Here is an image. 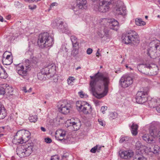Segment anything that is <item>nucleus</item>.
<instances>
[{
    "label": "nucleus",
    "instance_id": "nucleus-11",
    "mask_svg": "<svg viewBox=\"0 0 160 160\" xmlns=\"http://www.w3.org/2000/svg\"><path fill=\"white\" fill-rule=\"evenodd\" d=\"M98 22L102 26V29L100 32L98 33L99 36L101 38H102L104 36L108 37V32L107 30L104 28L105 26L108 23V19L106 18H103L100 19Z\"/></svg>",
    "mask_w": 160,
    "mask_h": 160
},
{
    "label": "nucleus",
    "instance_id": "nucleus-3",
    "mask_svg": "<svg viewBox=\"0 0 160 160\" xmlns=\"http://www.w3.org/2000/svg\"><path fill=\"white\" fill-rule=\"evenodd\" d=\"M122 42L126 44L132 43L133 44L138 43L139 41L138 33L135 31L130 30L122 35Z\"/></svg>",
    "mask_w": 160,
    "mask_h": 160
},
{
    "label": "nucleus",
    "instance_id": "nucleus-26",
    "mask_svg": "<svg viewBox=\"0 0 160 160\" xmlns=\"http://www.w3.org/2000/svg\"><path fill=\"white\" fill-rule=\"evenodd\" d=\"M108 23H109V25L111 29L117 30V29L113 28L117 26L118 25V22L117 21L113 18L108 19Z\"/></svg>",
    "mask_w": 160,
    "mask_h": 160
},
{
    "label": "nucleus",
    "instance_id": "nucleus-6",
    "mask_svg": "<svg viewBox=\"0 0 160 160\" xmlns=\"http://www.w3.org/2000/svg\"><path fill=\"white\" fill-rule=\"evenodd\" d=\"M25 63L27 64L25 66L22 64H19L16 66L17 72L24 78H25L28 75V72L31 69L29 60L28 59L25 60Z\"/></svg>",
    "mask_w": 160,
    "mask_h": 160
},
{
    "label": "nucleus",
    "instance_id": "nucleus-47",
    "mask_svg": "<svg viewBox=\"0 0 160 160\" xmlns=\"http://www.w3.org/2000/svg\"><path fill=\"white\" fill-rule=\"evenodd\" d=\"M107 107L106 106H103L101 107L100 110L103 114L105 113V111L107 110Z\"/></svg>",
    "mask_w": 160,
    "mask_h": 160
},
{
    "label": "nucleus",
    "instance_id": "nucleus-60",
    "mask_svg": "<svg viewBox=\"0 0 160 160\" xmlns=\"http://www.w3.org/2000/svg\"><path fill=\"white\" fill-rule=\"evenodd\" d=\"M22 91L25 92H28V91L27 90L26 87H23V88Z\"/></svg>",
    "mask_w": 160,
    "mask_h": 160
},
{
    "label": "nucleus",
    "instance_id": "nucleus-7",
    "mask_svg": "<svg viewBox=\"0 0 160 160\" xmlns=\"http://www.w3.org/2000/svg\"><path fill=\"white\" fill-rule=\"evenodd\" d=\"M77 108L79 111L85 114L90 113L92 111V107L88 102L82 101H78L76 102Z\"/></svg>",
    "mask_w": 160,
    "mask_h": 160
},
{
    "label": "nucleus",
    "instance_id": "nucleus-19",
    "mask_svg": "<svg viewBox=\"0 0 160 160\" xmlns=\"http://www.w3.org/2000/svg\"><path fill=\"white\" fill-rule=\"evenodd\" d=\"M149 106L151 108H154L160 105V98H152L148 101Z\"/></svg>",
    "mask_w": 160,
    "mask_h": 160
},
{
    "label": "nucleus",
    "instance_id": "nucleus-38",
    "mask_svg": "<svg viewBox=\"0 0 160 160\" xmlns=\"http://www.w3.org/2000/svg\"><path fill=\"white\" fill-rule=\"evenodd\" d=\"M38 119L37 116L36 115H30L29 118V119L30 122H35L37 121Z\"/></svg>",
    "mask_w": 160,
    "mask_h": 160
},
{
    "label": "nucleus",
    "instance_id": "nucleus-24",
    "mask_svg": "<svg viewBox=\"0 0 160 160\" xmlns=\"http://www.w3.org/2000/svg\"><path fill=\"white\" fill-rule=\"evenodd\" d=\"M116 13L118 15H125L126 14V7L124 6L118 7L116 10Z\"/></svg>",
    "mask_w": 160,
    "mask_h": 160
},
{
    "label": "nucleus",
    "instance_id": "nucleus-20",
    "mask_svg": "<svg viewBox=\"0 0 160 160\" xmlns=\"http://www.w3.org/2000/svg\"><path fill=\"white\" fill-rule=\"evenodd\" d=\"M119 154L121 158L127 159L132 157L134 155V153L132 150H128L119 152Z\"/></svg>",
    "mask_w": 160,
    "mask_h": 160
},
{
    "label": "nucleus",
    "instance_id": "nucleus-13",
    "mask_svg": "<svg viewBox=\"0 0 160 160\" xmlns=\"http://www.w3.org/2000/svg\"><path fill=\"white\" fill-rule=\"evenodd\" d=\"M67 123L68 126L72 127L75 131L79 130L81 125L80 121L77 118L74 119L72 118L68 120L67 121Z\"/></svg>",
    "mask_w": 160,
    "mask_h": 160
},
{
    "label": "nucleus",
    "instance_id": "nucleus-53",
    "mask_svg": "<svg viewBox=\"0 0 160 160\" xmlns=\"http://www.w3.org/2000/svg\"><path fill=\"white\" fill-rule=\"evenodd\" d=\"M51 160H59V158L57 156H54L52 157Z\"/></svg>",
    "mask_w": 160,
    "mask_h": 160
},
{
    "label": "nucleus",
    "instance_id": "nucleus-61",
    "mask_svg": "<svg viewBox=\"0 0 160 160\" xmlns=\"http://www.w3.org/2000/svg\"><path fill=\"white\" fill-rule=\"evenodd\" d=\"M101 147L97 146V151L98 152H99L100 150H101Z\"/></svg>",
    "mask_w": 160,
    "mask_h": 160
},
{
    "label": "nucleus",
    "instance_id": "nucleus-46",
    "mask_svg": "<svg viewBox=\"0 0 160 160\" xmlns=\"http://www.w3.org/2000/svg\"><path fill=\"white\" fill-rule=\"evenodd\" d=\"M98 122L99 124L102 126H104L106 125L105 122L101 119H98Z\"/></svg>",
    "mask_w": 160,
    "mask_h": 160
},
{
    "label": "nucleus",
    "instance_id": "nucleus-10",
    "mask_svg": "<svg viewBox=\"0 0 160 160\" xmlns=\"http://www.w3.org/2000/svg\"><path fill=\"white\" fill-rule=\"evenodd\" d=\"M58 107L60 112L63 114H66L70 112L71 105L67 101L64 100L59 102Z\"/></svg>",
    "mask_w": 160,
    "mask_h": 160
},
{
    "label": "nucleus",
    "instance_id": "nucleus-59",
    "mask_svg": "<svg viewBox=\"0 0 160 160\" xmlns=\"http://www.w3.org/2000/svg\"><path fill=\"white\" fill-rule=\"evenodd\" d=\"M4 107L3 105L0 102V110L4 108Z\"/></svg>",
    "mask_w": 160,
    "mask_h": 160
},
{
    "label": "nucleus",
    "instance_id": "nucleus-28",
    "mask_svg": "<svg viewBox=\"0 0 160 160\" xmlns=\"http://www.w3.org/2000/svg\"><path fill=\"white\" fill-rule=\"evenodd\" d=\"M32 146H26L24 147V152L25 156L27 157L30 155L32 152Z\"/></svg>",
    "mask_w": 160,
    "mask_h": 160
},
{
    "label": "nucleus",
    "instance_id": "nucleus-22",
    "mask_svg": "<svg viewBox=\"0 0 160 160\" xmlns=\"http://www.w3.org/2000/svg\"><path fill=\"white\" fill-rule=\"evenodd\" d=\"M6 53V52L3 54L2 61L3 64L9 65L12 62V56L11 55H8L6 58L4 57Z\"/></svg>",
    "mask_w": 160,
    "mask_h": 160
},
{
    "label": "nucleus",
    "instance_id": "nucleus-42",
    "mask_svg": "<svg viewBox=\"0 0 160 160\" xmlns=\"http://www.w3.org/2000/svg\"><path fill=\"white\" fill-rule=\"evenodd\" d=\"M129 138L128 137H121L120 140H119V142L122 143L124 141H128L129 140Z\"/></svg>",
    "mask_w": 160,
    "mask_h": 160
},
{
    "label": "nucleus",
    "instance_id": "nucleus-62",
    "mask_svg": "<svg viewBox=\"0 0 160 160\" xmlns=\"http://www.w3.org/2000/svg\"><path fill=\"white\" fill-rule=\"evenodd\" d=\"M0 21L3 22V18L2 16H0Z\"/></svg>",
    "mask_w": 160,
    "mask_h": 160
},
{
    "label": "nucleus",
    "instance_id": "nucleus-8",
    "mask_svg": "<svg viewBox=\"0 0 160 160\" xmlns=\"http://www.w3.org/2000/svg\"><path fill=\"white\" fill-rule=\"evenodd\" d=\"M51 25L53 28L57 27L62 32L67 33L68 32V29L67 25L64 23L61 20L56 19L51 23Z\"/></svg>",
    "mask_w": 160,
    "mask_h": 160
},
{
    "label": "nucleus",
    "instance_id": "nucleus-52",
    "mask_svg": "<svg viewBox=\"0 0 160 160\" xmlns=\"http://www.w3.org/2000/svg\"><path fill=\"white\" fill-rule=\"evenodd\" d=\"M45 142L47 143H50L52 142L51 139L48 138H46L45 139Z\"/></svg>",
    "mask_w": 160,
    "mask_h": 160
},
{
    "label": "nucleus",
    "instance_id": "nucleus-1",
    "mask_svg": "<svg viewBox=\"0 0 160 160\" xmlns=\"http://www.w3.org/2000/svg\"><path fill=\"white\" fill-rule=\"evenodd\" d=\"M89 90L93 96L100 99L106 96L108 92L110 78L108 75L98 72L90 76Z\"/></svg>",
    "mask_w": 160,
    "mask_h": 160
},
{
    "label": "nucleus",
    "instance_id": "nucleus-25",
    "mask_svg": "<svg viewBox=\"0 0 160 160\" xmlns=\"http://www.w3.org/2000/svg\"><path fill=\"white\" fill-rule=\"evenodd\" d=\"M24 146H20L17 148L16 150L17 154L20 157H25V155L24 150Z\"/></svg>",
    "mask_w": 160,
    "mask_h": 160
},
{
    "label": "nucleus",
    "instance_id": "nucleus-5",
    "mask_svg": "<svg viewBox=\"0 0 160 160\" xmlns=\"http://www.w3.org/2000/svg\"><path fill=\"white\" fill-rule=\"evenodd\" d=\"M30 133L28 131L21 130L17 132L12 140V142L16 144H22L26 142V141L23 138L25 137L28 138Z\"/></svg>",
    "mask_w": 160,
    "mask_h": 160
},
{
    "label": "nucleus",
    "instance_id": "nucleus-12",
    "mask_svg": "<svg viewBox=\"0 0 160 160\" xmlns=\"http://www.w3.org/2000/svg\"><path fill=\"white\" fill-rule=\"evenodd\" d=\"M133 80L132 78L129 76H125L122 77L120 81V85L124 88L128 87L132 83Z\"/></svg>",
    "mask_w": 160,
    "mask_h": 160
},
{
    "label": "nucleus",
    "instance_id": "nucleus-27",
    "mask_svg": "<svg viewBox=\"0 0 160 160\" xmlns=\"http://www.w3.org/2000/svg\"><path fill=\"white\" fill-rule=\"evenodd\" d=\"M142 137L143 140L148 143H154L155 142L153 138L150 137L148 134H145L142 136Z\"/></svg>",
    "mask_w": 160,
    "mask_h": 160
},
{
    "label": "nucleus",
    "instance_id": "nucleus-37",
    "mask_svg": "<svg viewBox=\"0 0 160 160\" xmlns=\"http://www.w3.org/2000/svg\"><path fill=\"white\" fill-rule=\"evenodd\" d=\"M136 25L138 26H144L145 25V22L141 19L137 18L135 20Z\"/></svg>",
    "mask_w": 160,
    "mask_h": 160
},
{
    "label": "nucleus",
    "instance_id": "nucleus-30",
    "mask_svg": "<svg viewBox=\"0 0 160 160\" xmlns=\"http://www.w3.org/2000/svg\"><path fill=\"white\" fill-rule=\"evenodd\" d=\"M70 39L72 42L73 47H77L78 45V40L77 38L74 36H72Z\"/></svg>",
    "mask_w": 160,
    "mask_h": 160
},
{
    "label": "nucleus",
    "instance_id": "nucleus-45",
    "mask_svg": "<svg viewBox=\"0 0 160 160\" xmlns=\"http://www.w3.org/2000/svg\"><path fill=\"white\" fill-rule=\"evenodd\" d=\"M74 78L73 77H69L67 79L68 83V84H71L72 82H73L74 80Z\"/></svg>",
    "mask_w": 160,
    "mask_h": 160
},
{
    "label": "nucleus",
    "instance_id": "nucleus-18",
    "mask_svg": "<svg viewBox=\"0 0 160 160\" xmlns=\"http://www.w3.org/2000/svg\"><path fill=\"white\" fill-rule=\"evenodd\" d=\"M66 135V131L63 130L61 129L56 131L55 137L57 140L64 142L66 140V139L64 138Z\"/></svg>",
    "mask_w": 160,
    "mask_h": 160
},
{
    "label": "nucleus",
    "instance_id": "nucleus-55",
    "mask_svg": "<svg viewBox=\"0 0 160 160\" xmlns=\"http://www.w3.org/2000/svg\"><path fill=\"white\" fill-rule=\"evenodd\" d=\"M156 109L158 112H160V108L158 107V106L156 107Z\"/></svg>",
    "mask_w": 160,
    "mask_h": 160
},
{
    "label": "nucleus",
    "instance_id": "nucleus-29",
    "mask_svg": "<svg viewBox=\"0 0 160 160\" xmlns=\"http://www.w3.org/2000/svg\"><path fill=\"white\" fill-rule=\"evenodd\" d=\"M137 154L133 158V160H147V158L139 152V151L136 152Z\"/></svg>",
    "mask_w": 160,
    "mask_h": 160
},
{
    "label": "nucleus",
    "instance_id": "nucleus-36",
    "mask_svg": "<svg viewBox=\"0 0 160 160\" xmlns=\"http://www.w3.org/2000/svg\"><path fill=\"white\" fill-rule=\"evenodd\" d=\"M6 115L7 112L4 107L0 110V119L4 118Z\"/></svg>",
    "mask_w": 160,
    "mask_h": 160
},
{
    "label": "nucleus",
    "instance_id": "nucleus-51",
    "mask_svg": "<svg viewBox=\"0 0 160 160\" xmlns=\"http://www.w3.org/2000/svg\"><path fill=\"white\" fill-rule=\"evenodd\" d=\"M97 146L94 147L92 148L91 150L90 151L92 153H94L96 152V151H97Z\"/></svg>",
    "mask_w": 160,
    "mask_h": 160
},
{
    "label": "nucleus",
    "instance_id": "nucleus-31",
    "mask_svg": "<svg viewBox=\"0 0 160 160\" xmlns=\"http://www.w3.org/2000/svg\"><path fill=\"white\" fill-rule=\"evenodd\" d=\"M138 126L137 124L133 123L131 127V132L133 135L135 136L138 133L137 129Z\"/></svg>",
    "mask_w": 160,
    "mask_h": 160
},
{
    "label": "nucleus",
    "instance_id": "nucleus-41",
    "mask_svg": "<svg viewBox=\"0 0 160 160\" xmlns=\"http://www.w3.org/2000/svg\"><path fill=\"white\" fill-rule=\"evenodd\" d=\"M3 71L0 72V77L1 78L5 79L8 77V74L4 68L3 69Z\"/></svg>",
    "mask_w": 160,
    "mask_h": 160
},
{
    "label": "nucleus",
    "instance_id": "nucleus-2",
    "mask_svg": "<svg viewBox=\"0 0 160 160\" xmlns=\"http://www.w3.org/2000/svg\"><path fill=\"white\" fill-rule=\"evenodd\" d=\"M54 43L53 37L47 32L41 33L38 37V44L41 48L52 47Z\"/></svg>",
    "mask_w": 160,
    "mask_h": 160
},
{
    "label": "nucleus",
    "instance_id": "nucleus-17",
    "mask_svg": "<svg viewBox=\"0 0 160 160\" xmlns=\"http://www.w3.org/2000/svg\"><path fill=\"white\" fill-rule=\"evenodd\" d=\"M12 88L7 84L0 85V95H4L7 92L9 93L12 92Z\"/></svg>",
    "mask_w": 160,
    "mask_h": 160
},
{
    "label": "nucleus",
    "instance_id": "nucleus-54",
    "mask_svg": "<svg viewBox=\"0 0 160 160\" xmlns=\"http://www.w3.org/2000/svg\"><path fill=\"white\" fill-rule=\"evenodd\" d=\"M125 66L127 69H129L130 70H132V69L131 67L128 66V64H126Z\"/></svg>",
    "mask_w": 160,
    "mask_h": 160
},
{
    "label": "nucleus",
    "instance_id": "nucleus-23",
    "mask_svg": "<svg viewBox=\"0 0 160 160\" xmlns=\"http://www.w3.org/2000/svg\"><path fill=\"white\" fill-rule=\"evenodd\" d=\"M158 68L157 65L153 64L151 63L150 64L149 72L150 75H155L157 74Z\"/></svg>",
    "mask_w": 160,
    "mask_h": 160
},
{
    "label": "nucleus",
    "instance_id": "nucleus-64",
    "mask_svg": "<svg viewBox=\"0 0 160 160\" xmlns=\"http://www.w3.org/2000/svg\"><path fill=\"white\" fill-rule=\"evenodd\" d=\"M95 103L96 105H99V102L98 101H96Z\"/></svg>",
    "mask_w": 160,
    "mask_h": 160
},
{
    "label": "nucleus",
    "instance_id": "nucleus-15",
    "mask_svg": "<svg viewBox=\"0 0 160 160\" xmlns=\"http://www.w3.org/2000/svg\"><path fill=\"white\" fill-rule=\"evenodd\" d=\"M87 5L86 0H77L76 7L73 8V11L75 13L78 9H86Z\"/></svg>",
    "mask_w": 160,
    "mask_h": 160
},
{
    "label": "nucleus",
    "instance_id": "nucleus-14",
    "mask_svg": "<svg viewBox=\"0 0 160 160\" xmlns=\"http://www.w3.org/2000/svg\"><path fill=\"white\" fill-rule=\"evenodd\" d=\"M147 93L146 92L138 91L136 94V99L138 103H142L147 100Z\"/></svg>",
    "mask_w": 160,
    "mask_h": 160
},
{
    "label": "nucleus",
    "instance_id": "nucleus-39",
    "mask_svg": "<svg viewBox=\"0 0 160 160\" xmlns=\"http://www.w3.org/2000/svg\"><path fill=\"white\" fill-rule=\"evenodd\" d=\"M78 46L77 47H73V49L72 51L71 54L74 56H76L78 53Z\"/></svg>",
    "mask_w": 160,
    "mask_h": 160
},
{
    "label": "nucleus",
    "instance_id": "nucleus-57",
    "mask_svg": "<svg viewBox=\"0 0 160 160\" xmlns=\"http://www.w3.org/2000/svg\"><path fill=\"white\" fill-rule=\"evenodd\" d=\"M99 49H98L97 51V52L96 53V56L97 57H99V55L100 54V53L99 52Z\"/></svg>",
    "mask_w": 160,
    "mask_h": 160
},
{
    "label": "nucleus",
    "instance_id": "nucleus-32",
    "mask_svg": "<svg viewBox=\"0 0 160 160\" xmlns=\"http://www.w3.org/2000/svg\"><path fill=\"white\" fill-rule=\"evenodd\" d=\"M37 76L38 78L40 80H45L48 78H47L48 76L45 73H42L41 71L38 73Z\"/></svg>",
    "mask_w": 160,
    "mask_h": 160
},
{
    "label": "nucleus",
    "instance_id": "nucleus-63",
    "mask_svg": "<svg viewBox=\"0 0 160 160\" xmlns=\"http://www.w3.org/2000/svg\"><path fill=\"white\" fill-rule=\"evenodd\" d=\"M3 68H2V67L1 65H0V72H1L2 71H3Z\"/></svg>",
    "mask_w": 160,
    "mask_h": 160
},
{
    "label": "nucleus",
    "instance_id": "nucleus-44",
    "mask_svg": "<svg viewBox=\"0 0 160 160\" xmlns=\"http://www.w3.org/2000/svg\"><path fill=\"white\" fill-rule=\"evenodd\" d=\"M154 46L156 50L160 51V42L158 41L156 43L154 44Z\"/></svg>",
    "mask_w": 160,
    "mask_h": 160
},
{
    "label": "nucleus",
    "instance_id": "nucleus-50",
    "mask_svg": "<svg viewBox=\"0 0 160 160\" xmlns=\"http://www.w3.org/2000/svg\"><path fill=\"white\" fill-rule=\"evenodd\" d=\"M92 52V49L91 48H88L87 49L86 52L88 55L91 54Z\"/></svg>",
    "mask_w": 160,
    "mask_h": 160
},
{
    "label": "nucleus",
    "instance_id": "nucleus-43",
    "mask_svg": "<svg viewBox=\"0 0 160 160\" xmlns=\"http://www.w3.org/2000/svg\"><path fill=\"white\" fill-rule=\"evenodd\" d=\"M118 114L117 112H112L110 114V117L112 119L115 118L117 117Z\"/></svg>",
    "mask_w": 160,
    "mask_h": 160
},
{
    "label": "nucleus",
    "instance_id": "nucleus-4",
    "mask_svg": "<svg viewBox=\"0 0 160 160\" xmlns=\"http://www.w3.org/2000/svg\"><path fill=\"white\" fill-rule=\"evenodd\" d=\"M112 0H99L96 4L94 6V9L96 11H98L105 12L108 11L109 5L111 1Z\"/></svg>",
    "mask_w": 160,
    "mask_h": 160
},
{
    "label": "nucleus",
    "instance_id": "nucleus-58",
    "mask_svg": "<svg viewBox=\"0 0 160 160\" xmlns=\"http://www.w3.org/2000/svg\"><path fill=\"white\" fill-rule=\"evenodd\" d=\"M41 128V130L43 132H45L46 131V129L43 127H41V128Z\"/></svg>",
    "mask_w": 160,
    "mask_h": 160
},
{
    "label": "nucleus",
    "instance_id": "nucleus-33",
    "mask_svg": "<svg viewBox=\"0 0 160 160\" xmlns=\"http://www.w3.org/2000/svg\"><path fill=\"white\" fill-rule=\"evenodd\" d=\"M144 146L142 145L141 143L139 141L137 142L136 143L135 147L137 150L139 151L140 153H142L143 150V147Z\"/></svg>",
    "mask_w": 160,
    "mask_h": 160
},
{
    "label": "nucleus",
    "instance_id": "nucleus-9",
    "mask_svg": "<svg viewBox=\"0 0 160 160\" xmlns=\"http://www.w3.org/2000/svg\"><path fill=\"white\" fill-rule=\"evenodd\" d=\"M55 71L56 66L53 63L46 65L41 70L42 73H45L48 76V78H50L55 73Z\"/></svg>",
    "mask_w": 160,
    "mask_h": 160
},
{
    "label": "nucleus",
    "instance_id": "nucleus-48",
    "mask_svg": "<svg viewBox=\"0 0 160 160\" xmlns=\"http://www.w3.org/2000/svg\"><path fill=\"white\" fill-rule=\"evenodd\" d=\"M58 5L57 3L56 2H53L50 6L49 9H52L54 8V6H57Z\"/></svg>",
    "mask_w": 160,
    "mask_h": 160
},
{
    "label": "nucleus",
    "instance_id": "nucleus-21",
    "mask_svg": "<svg viewBox=\"0 0 160 160\" xmlns=\"http://www.w3.org/2000/svg\"><path fill=\"white\" fill-rule=\"evenodd\" d=\"M156 50L154 46H152V43H150L149 46V48L148 49L147 54L151 58H155L157 56L156 54Z\"/></svg>",
    "mask_w": 160,
    "mask_h": 160
},
{
    "label": "nucleus",
    "instance_id": "nucleus-34",
    "mask_svg": "<svg viewBox=\"0 0 160 160\" xmlns=\"http://www.w3.org/2000/svg\"><path fill=\"white\" fill-rule=\"evenodd\" d=\"M150 133L151 136L153 137H160V131L157 133L155 130H150ZM159 141L160 142V138L159 139Z\"/></svg>",
    "mask_w": 160,
    "mask_h": 160
},
{
    "label": "nucleus",
    "instance_id": "nucleus-49",
    "mask_svg": "<svg viewBox=\"0 0 160 160\" xmlns=\"http://www.w3.org/2000/svg\"><path fill=\"white\" fill-rule=\"evenodd\" d=\"M79 94L81 98H86L87 96V95L86 94L83 93V92H79Z\"/></svg>",
    "mask_w": 160,
    "mask_h": 160
},
{
    "label": "nucleus",
    "instance_id": "nucleus-40",
    "mask_svg": "<svg viewBox=\"0 0 160 160\" xmlns=\"http://www.w3.org/2000/svg\"><path fill=\"white\" fill-rule=\"evenodd\" d=\"M153 147L152 152L154 153H158L159 149V147L157 145H152Z\"/></svg>",
    "mask_w": 160,
    "mask_h": 160
},
{
    "label": "nucleus",
    "instance_id": "nucleus-56",
    "mask_svg": "<svg viewBox=\"0 0 160 160\" xmlns=\"http://www.w3.org/2000/svg\"><path fill=\"white\" fill-rule=\"evenodd\" d=\"M29 8L30 9H31L32 10V9H33L35 8L36 7V6H33L32 7L29 6Z\"/></svg>",
    "mask_w": 160,
    "mask_h": 160
},
{
    "label": "nucleus",
    "instance_id": "nucleus-35",
    "mask_svg": "<svg viewBox=\"0 0 160 160\" xmlns=\"http://www.w3.org/2000/svg\"><path fill=\"white\" fill-rule=\"evenodd\" d=\"M153 147L152 145H149L148 147L144 146L143 147V150L142 153L145 152V153H148V152H152Z\"/></svg>",
    "mask_w": 160,
    "mask_h": 160
},
{
    "label": "nucleus",
    "instance_id": "nucleus-16",
    "mask_svg": "<svg viewBox=\"0 0 160 160\" xmlns=\"http://www.w3.org/2000/svg\"><path fill=\"white\" fill-rule=\"evenodd\" d=\"M150 66V64H139L137 66V68L140 72L146 75H149Z\"/></svg>",
    "mask_w": 160,
    "mask_h": 160
}]
</instances>
